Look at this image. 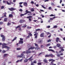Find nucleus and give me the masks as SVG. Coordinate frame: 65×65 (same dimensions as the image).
Instances as JSON below:
<instances>
[{
	"label": "nucleus",
	"instance_id": "nucleus-1",
	"mask_svg": "<svg viewBox=\"0 0 65 65\" xmlns=\"http://www.w3.org/2000/svg\"><path fill=\"white\" fill-rule=\"evenodd\" d=\"M25 12L26 13H25L24 14H21L20 15V17H22L23 16H24L26 14H27L28 13H31V12L30 11H28L27 10H26L25 11Z\"/></svg>",
	"mask_w": 65,
	"mask_h": 65
},
{
	"label": "nucleus",
	"instance_id": "nucleus-2",
	"mask_svg": "<svg viewBox=\"0 0 65 65\" xmlns=\"http://www.w3.org/2000/svg\"><path fill=\"white\" fill-rule=\"evenodd\" d=\"M1 37H2V41H5V36H4L3 35H1Z\"/></svg>",
	"mask_w": 65,
	"mask_h": 65
},
{
	"label": "nucleus",
	"instance_id": "nucleus-3",
	"mask_svg": "<svg viewBox=\"0 0 65 65\" xmlns=\"http://www.w3.org/2000/svg\"><path fill=\"white\" fill-rule=\"evenodd\" d=\"M25 57L24 55V54H21V55H19L18 56H17L18 57H20V58H24Z\"/></svg>",
	"mask_w": 65,
	"mask_h": 65
},
{
	"label": "nucleus",
	"instance_id": "nucleus-4",
	"mask_svg": "<svg viewBox=\"0 0 65 65\" xmlns=\"http://www.w3.org/2000/svg\"><path fill=\"white\" fill-rule=\"evenodd\" d=\"M2 47L3 48H7V51L9 50V49L10 48V47H8L7 46H5L4 47Z\"/></svg>",
	"mask_w": 65,
	"mask_h": 65
},
{
	"label": "nucleus",
	"instance_id": "nucleus-5",
	"mask_svg": "<svg viewBox=\"0 0 65 65\" xmlns=\"http://www.w3.org/2000/svg\"><path fill=\"white\" fill-rule=\"evenodd\" d=\"M52 61L50 65H56V64H54V63L53 62L55 61V60L52 59Z\"/></svg>",
	"mask_w": 65,
	"mask_h": 65
},
{
	"label": "nucleus",
	"instance_id": "nucleus-6",
	"mask_svg": "<svg viewBox=\"0 0 65 65\" xmlns=\"http://www.w3.org/2000/svg\"><path fill=\"white\" fill-rule=\"evenodd\" d=\"M8 9L9 10L11 11H14L15 10V8L14 9L13 8H8Z\"/></svg>",
	"mask_w": 65,
	"mask_h": 65
},
{
	"label": "nucleus",
	"instance_id": "nucleus-7",
	"mask_svg": "<svg viewBox=\"0 0 65 65\" xmlns=\"http://www.w3.org/2000/svg\"><path fill=\"white\" fill-rule=\"evenodd\" d=\"M13 4V3L11 1H9V3L8 2H7V4L8 5H10L11 4Z\"/></svg>",
	"mask_w": 65,
	"mask_h": 65
},
{
	"label": "nucleus",
	"instance_id": "nucleus-8",
	"mask_svg": "<svg viewBox=\"0 0 65 65\" xmlns=\"http://www.w3.org/2000/svg\"><path fill=\"white\" fill-rule=\"evenodd\" d=\"M0 45H2V46H3L2 47H4V46H6V45H7V44H6L4 43H3V44H2V43H0Z\"/></svg>",
	"mask_w": 65,
	"mask_h": 65
},
{
	"label": "nucleus",
	"instance_id": "nucleus-9",
	"mask_svg": "<svg viewBox=\"0 0 65 65\" xmlns=\"http://www.w3.org/2000/svg\"><path fill=\"white\" fill-rule=\"evenodd\" d=\"M31 52H32L30 51L27 50L26 52V54H29L31 53Z\"/></svg>",
	"mask_w": 65,
	"mask_h": 65
},
{
	"label": "nucleus",
	"instance_id": "nucleus-10",
	"mask_svg": "<svg viewBox=\"0 0 65 65\" xmlns=\"http://www.w3.org/2000/svg\"><path fill=\"white\" fill-rule=\"evenodd\" d=\"M8 56H9V54H5L3 55V57L4 58H5L7 57Z\"/></svg>",
	"mask_w": 65,
	"mask_h": 65
},
{
	"label": "nucleus",
	"instance_id": "nucleus-11",
	"mask_svg": "<svg viewBox=\"0 0 65 65\" xmlns=\"http://www.w3.org/2000/svg\"><path fill=\"white\" fill-rule=\"evenodd\" d=\"M25 21L24 20H22L21 19L20 20V21H19V22L21 23H22L23 22H25Z\"/></svg>",
	"mask_w": 65,
	"mask_h": 65
},
{
	"label": "nucleus",
	"instance_id": "nucleus-12",
	"mask_svg": "<svg viewBox=\"0 0 65 65\" xmlns=\"http://www.w3.org/2000/svg\"><path fill=\"white\" fill-rule=\"evenodd\" d=\"M48 51L49 52H52L54 53H55V52L53 50L49 49L48 50Z\"/></svg>",
	"mask_w": 65,
	"mask_h": 65
},
{
	"label": "nucleus",
	"instance_id": "nucleus-13",
	"mask_svg": "<svg viewBox=\"0 0 65 65\" xmlns=\"http://www.w3.org/2000/svg\"><path fill=\"white\" fill-rule=\"evenodd\" d=\"M32 57H33V56H32L31 57H30V58H29L28 59V60H29V61H31L33 59V58H32Z\"/></svg>",
	"mask_w": 65,
	"mask_h": 65
},
{
	"label": "nucleus",
	"instance_id": "nucleus-14",
	"mask_svg": "<svg viewBox=\"0 0 65 65\" xmlns=\"http://www.w3.org/2000/svg\"><path fill=\"white\" fill-rule=\"evenodd\" d=\"M19 41V44H23V41Z\"/></svg>",
	"mask_w": 65,
	"mask_h": 65
},
{
	"label": "nucleus",
	"instance_id": "nucleus-15",
	"mask_svg": "<svg viewBox=\"0 0 65 65\" xmlns=\"http://www.w3.org/2000/svg\"><path fill=\"white\" fill-rule=\"evenodd\" d=\"M24 5L25 6H27V4L26 2H24L23 3Z\"/></svg>",
	"mask_w": 65,
	"mask_h": 65
},
{
	"label": "nucleus",
	"instance_id": "nucleus-16",
	"mask_svg": "<svg viewBox=\"0 0 65 65\" xmlns=\"http://www.w3.org/2000/svg\"><path fill=\"white\" fill-rule=\"evenodd\" d=\"M57 46L58 47L61 48V45L60 44H58L57 45Z\"/></svg>",
	"mask_w": 65,
	"mask_h": 65
},
{
	"label": "nucleus",
	"instance_id": "nucleus-17",
	"mask_svg": "<svg viewBox=\"0 0 65 65\" xmlns=\"http://www.w3.org/2000/svg\"><path fill=\"white\" fill-rule=\"evenodd\" d=\"M8 19V18H4V22H7V19Z\"/></svg>",
	"mask_w": 65,
	"mask_h": 65
},
{
	"label": "nucleus",
	"instance_id": "nucleus-18",
	"mask_svg": "<svg viewBox=\"0 0 65 65\" xmlns=\"http://www.w3.org/2000/svg\"><path fill=\"white\" fill-rule=\"evenodd\" d=\"M28 59H25L24 60V62L25 63L26 62H28Z\"/></svg>",
	"mask_w": 65,
	"mask_h": 65
},
{
	"label": "nucleus",
	"instance_id": "nucleus-19",
	"mask_svg": "<svg viewBox=\"0 0 65 65\" xmlns=\"http://www.w3.org/2000/svg\"><path fill=\"white\" fill-rule=\"evenodd\" d=\"M43 42V41L42 40H40V41H38V43H42V42Z\"/></svg>",
	"mask_w": 65,
	"mask_h": 65
},
{
	"label": "nucleus",
	"instance_id": "nucleus-20",
	"mask_svg": "<svg viewBox=\"0 0 65 65\" xmlns=\"http://www.w3.org/2000/svg\"><path fill=\"white\" fill-rule=\"evenodd\" d=\"M44 36V33H42V34H41L40 37H43Z\"/></svg>",
	"mask_w": 65,
	"mask_h": 65
},
{
	"label": "nucleus",
	"instance_id": "nucleus-21",
	"mask_svg": "<svg viewBox=\"0 0 65 65\" xmlns=\"http://www.w3.org/2000/svg\"><path fill=\"white\" fill-rule=\"evenodd\" d=\"M40 47L37 48V47H35V49L36 50H40Z\"/></svg>",
	"mask_w": 65,
	"mask_h": 65
},
{
	"label": "nucleus",
	"instance_id": "nucleus-22",
	"mask_svg": "<svg viewBox=\"0 0 65 65\" xmlns=\"http://www.w3.org/2000/svg\"><path fill=\"white\" fill-rule=\"evenodd\" d=\"M13 15L12 14H9V17L12 18V17H13Z\"/></svg>",
	"mask_w": 65,
	"mask_h": 65
},
{
	"label": "nucleus",
	"instance_id": "nucleus-23",
	"mask_svg": "<svg viewBox=\"0 0 65 65\" xmlns=\"http://www.w3.org/2000/svg\"><path fill=\"white\" fill-rule=\"evenodd\" d=\"M7 2H8V1H3V3H5V4L7 3Z\"/></svg>",
	"mask_w": 65,
	"mask_h": 65
},
{
	"label": "nucleus",
	"instance_id": "nucleus-24",
	"mask_svg": "<svg viewBox=\"0 0 65 65\" xmlns=\"http://www.w3.org/2000/svg\"><path fill=\"white\" fill-rule=\"evenodd\" d=\"M30 48H31V50H33L34 48H35V47H34V46H31L30 47Z\"/></svg>",
	"mask_w": 65,
	"mask_h": 65
},
{
	"label": "nucleus",
	"instance_id": "nucleus-25",
	"mask_svg": "<svg viewBox=\"0 0 65 65\" xmlns=\"http://www.w3.org/2000/svg\"><path fill=\"white\" fill-rule=\"evenodd\" d=\"M59 39V38H57L56 39V42H58Z\"/></svg>",
	"mask_w": 65,
	"mask_h": 65
},
{
	"label": "nucleus",
	"instance_id": "nucleus-26",
	"mask_svg": "<svg viewBox=\"0 0 65 65\" xmlns=\"http://www.w3.org/2000/svg\"><path fill=\"white\" fill-rule=\"evenodd\" d=\"M43 61L44 62H45V63H47V60L46 59H44V60H43Z\"/></svg>",
	"mask_w": 65,
	"mask_h": 65
},
{
	"label": "nucleus",
	"instance_id": "nucleus-27",
	"mask_svg": "<svg viewBox=\"0 0 65 65\" xmlns=\"http://www.w3.org/2000/svg\"><path fill=\"white\" fill-rule=\"evenodd\" d=\"M23 25L24 26H22V27H23V28L27 26L26 24H25V25L24 24Z\"/></svg>",
	"mask_w": 65,
	"mask_h": 65
},
{
	"label": "nucleus",
	"instance_id": "nucleus-28",
	"mask_svg": "<svg viewBox=\"0 0 65 65\" xmlns=\"http://www.w3.org/2000/svg\"><path fill=\"white\" fill-rule=\"evenodd\" d=\"M20 27V26H17V27H15V29H17L18 28H19Z\"/></svg>",
	"mask_w": 65,
	"mask_h": 65
},
{
	"label": "nucleus",
	"instance_id": "nucleus-29",
	"mask_svg": "<svg viewBox=\"0 0 65 65\" xmlns=\"http://www.w3.org/2000/svg\"><path fill=\"white\" fill-rule=\"evenodd\" d=\"M21 48L19 47V48H18L17 49V50H21Z\"/></svg>",
	"mask_w": 65,
	"mask_h": 65
},
{
	"label": "nucleus",
	"instance_id": "nucleus-30",
	"mask_svg": "<svg viewBox=\"0 0 65 65\" xmlns=\"http://www.w3.org/2000/svg\"><path fill=\"white\" fill-rule=\"evenodd\" d=\"M49 57H53V55L52 54H51L50 55H49Z\"/></svg>",
	"mask_w": 65,
	"mask_h": 65
},
{
	"label": "nucleus",
	"instance_id": "nucleus-31",
	"mask_svg": "<svg viewBox=\"0 0 65 65\" xmlns=\"http://www.w3.org/2000/svg\"><path fill=\"white\" fill-rule=\"evenodd\" d=\"M34 44L35 45V46L37 47H39V46L37 44L35 43Z\"/></svg>",
	"mask_w": 65,
	"mask_h": 65
},
{
	"label": "nucleus",
	"instance_id": "nucleus-32",
	"mask_svg": "<svg viewBox=\"0 0 65 65\" xmlns=\"http://www.w3.org/2000/svg\"><path fill=\"white\" fill-rule=\"evenodd\" d=\"M56 55L57 57H59L60 56V54H56Z\"/></svg>",
	"mask_w": 65,
	"mask_h": 65
},
{
	"label": "nucleus",
	"instance_id": "nucleus-33",
	"mask_svg": "<svg viewBox=\"0 0 65 65\" xmlns=\"http://www.w3.org/2000/svg\"><path fill=\"white\" fill-rule=\"evenodd\" d=\"M49 56H50L49 55H46L45 56V57H50Z\"/></svg>",
	"mask_w": 65,
	"mask_h": 65
},
{
	"label": "nucleus",
	"instance_id": "nucleus-34",
	"mask_svg": "<svg viewBox=\"0 0 65 65\" xmlns=\"http://www.w3.org/2000/svg\"><path fill=\"white\" fill-rule=\"evenodd\" d=\"M17 38V37H15L12 40V41H14V40H15Z\"/></svg>",
	"mask_w": 65,
	"mask_h": 65
},
{
	"label": "nucleus",
	"instance_id": "nucleus-35",
	"mask_svg": "<svg viewBox=\"0 0 65 65\" xmlns=\"http://www.w3.org/2000/svg\"><path fill=\"white\" fill-rule=\"evenodd\" d=\"M10 24H11V23H10L9 22H8L7 24V25L8 26H9L10 25Z\"/></svg>",
	"mask_w": 65,
	"mask_h": 65
},
{
	"label": "nucleus",
	"instance_id": "nucleus-36",
	"mask_svg": "<svg viewBox=\"0 0 65 65\" xmlns=\"http://www.w3.org/2000/svg\"><path fill=\"white\" fill-rule=\"evenodd\" d=\"M32 17L31 16H29V17H27V18L29 19V18H31Z\"/></svg>",
	"mask_w": 65,
	"mask_h": 65
},
{
	"label": "nucleus",
	"instance_id": "nucleus-37",
	"mask_svg": "<svg viewBox=\"0 0 65 65\" xmlns=\"http://www.w3.org/2000/svg\"><path fill=\"white\" fill-rule=\"evenodd\" d=\"M38 65H41L42 64V63L41 62H39L37 63Z\"/></svg>",
	"mask_w": 65,
	"mask_h": 65
},
{
	"label": "nucleus",
	"instance_id": "nucleus-38",
	"mask_svg": "<svg viewBox=\"0 0 65 65\" xmlns=\"http://www.w3.org/2000/svg\"><path fill=\"white\" fill-rule=\"evenodd\" d=\"M57 26L56 25L54 26L53 27L54 28H57Z\"/></svg>",
	"mask_w": 65,
	"mask_h": 65
},
{
	"label": "nucleus",
	"instance_id": "nucleus-39",
	"mask_svg": "<svg viewBox=\"0 0 65 65\" xmlns=\"http://www.w3.org/2000/svg\"><path fill=\"white\" fill-rule=\"evenodd\" d=\"M29 35L30 36H32V34H31V33L30 32H29L28 33Z\"/></svg>",
	"mask_w": 65,
	"mask_h": 65
},
{
	"label": "nucleus",
	"instance_id": "nucleus-40",
	"mask_svg": "<svg viewBox=\"0 0 65 65\" xmlns=\"http://www.w3.org/2000/svg\"><path fill=\"white\" fill-rule=\"evenodd\" d=\"M31 11L32 12H33L34 11V10L33 8H32L31 9Z\"/></svg>",
	"mask_w": 65,
	"mask_h": 65
},
{
	"label": "nucleus",
	"instance_id": "nucleus-41",
	"mask_svg": "<svg viewBox=\"0 0 65 65\" xmlns=\"http://www.w3.org/2000/svg\"><path fill=\"white\" fill-rule=\"evenodd\" d=\"M6 52V51H4V50L2 52V53H5Z\"/></svg>",
	"mask_w": 65,
	"mask_h": 65
},
{
	"label": "nucleus",
	"instance_id": "nucleus-42",
	"mask_svg": "<svg viewBox=\"0 0 65 65\" xmlns=\"http://www.w3.org/2000/svg\"><path fill=\"white\" fill-rule=\"evenodd\" d=\"M4 8V6H2V7H1V9H3Z\"/></svg>",
	"mask_w": 65,
	"mask_h": 65
},
{
	"label": "nucleus",
	"instance_id": "nucleus-43",
	"mask_svg": "<svg viewBox=\"0 0 65 65\" xmlns=\"http://www.w3.org/2000/svg\"><path fill=\"white\" fill-rule=\"evenodd\" d=\"M44 47V46H43V45H41V47L42 48H43V47Z\"/></svg>",
	"mask_w": 65,
	"mask_h": 65
},
{
	"label": "nucleus",
	"instance_id": "nucleus-44",
	"mask_svg": "<svg viewBox=\"0 0 65 65\" xmlns=\"http://www.w3.org/2000/svg\"><path fill=\"white\" fill-rule=\"evenodd\" d=\"M23 3V2H21L19 3V4L20 5H21L22 4V3Z\"/></svg>",
	"mask_w": 65,
	"mask_h": 65
},
{
	"label": "nucleus",
	"instance_id": "nucleus-45",
	"mask_svg": "<svg viewBox=\"0 0 65 65\" xmlns=\"http://www.w3.org/2000/svg\"><path fill=\"white\" fill-rule=\"evenodd\" d=\"M50 44H48L46 45V46L47 47L48 46H50Z\"/></svg>",
	"mask_w": 65,
	"mask_h": 65
},
{
	"label": "nucleus",
	"instance_id": "nucleus-46",
	"mask_svg": "<svg viewBox=\"0 0 65 65\" xmlns=\"http://www.w3.org/2000/svg\"><path fill=\"white\" fill-rule=\"evenodd\" d=\"M18 29L20 31H21V28L20 27Z\"/></svg>",
	"mask_w": 65,
	"mask_h": 65
},
{
	"label": "nucleus",
	"instance_id": "nucleus-47",
	"mask_svg": "<svg viewBox=\"0 0 65 65\" xmlns=\"http://www.w3.org/2000/svg\"><path fill=\"white\" fill-rule=\"evenodd\" d=\"M42 7L44 9H46L45 7H44V6H43V5H42Z\"/></svg>",
	"mask_w": 65,
	"mask_h": 65
},
{
	"label": "nucleus",
	"instance_id": "nucleus-48",
	"mask_svg": "<svg viewBox=\"0 0 65 65\" xmlns=\"http://www.w3.org/2000/svg\"><path fill=\"white\" fill-rule=\"evenodd\" d=\"M37 35H38V33H36L35 34H34V35L35 36H37Z\"/></svg>",
	"mask_w": 65,
	"mask_h": 65
},
{
	"label": "nucleus",
	"instance_id": "nucleus-49",
	"mask_svg": "<svg viewBox=\"0 0 65 65\" xmlns=\"http://www.w3.org/2000/svg\"><path fill=\"white\" fill-rule=\"evenodd\" d=\"M52 8L51 7H50L48 8V9L50 10H51V9H52Z\"/></svg>",
	"mask_w": 65,
	"mask_h": 65
},
{
	"label": "nucleus",
	"instance_id": "nucleus-50",
	"mask_svg": "<svg viewBox=\"0 0 65 65\" xmlns=\"http://www.w3.org/2000/svg\"><path fill=\"white\" fill-rule=\"evenodd\" d=\"M40 30V29H36V31H39V30Z\"/></svg>",
	"mask_w": 65,
	"mask_h": 65
},
{
	"label": "nucleus",
	"instance_id": "nucleus-51",
	"mask_svg": "<svg viewBox=\"0 0 65 65\" xmlns=\"http://www.w3.org/2000/svg\"><path fill=\"white\" fill-rule=\"evenodd\" d=\"M27 28H28V29H29V28H31V27H29V26H28L27 27Z\"/></svg>",
	"mask_w": 65,
	"mask_h": 65
},
{
	"label": "nucleus",
	"instance_id": "nucleus-52",
	"mask_svg": "<svg viewBox=\"0 0 65 65\" xmlns=\"http://www.w3.org/2000/svg\"><path fill=\"white\" fill-rule=\"evenodd\" d=\"M20 41H23V39H22V38H20Z\"/></svg>",
	"mask_w": 65,
	"mask_h": 65
},
{
	"label": "nucleus",
	"instance_id": "nucleus-53",
	"mask_svg": "<svg viewBox=\"0 0 65 65\" xmlns=\"http://www.w3.org/2000/svg\"><path fill=\"white\" fill-rule=\"evenodd\" d=\"M50 17H53V16H54V15L53 14H52L51 15H50Z\"/></svg>",
	"mask_w": 65,
	"mask_h": 65
},
{
	"label": "nucleus",
	"instance_id": "nucleus-54",
	"mask_svg": "<svg viewBox=\"0 0 65 65\" xmlns=\"http://www.w3.org/2000/svg\"><path fill=\"white\" fill-rule=\"evenodd\" d=\"M31 3H32V4H33L34 3V2H33V1H32L31 2Z\"/></svg>",
	"mask_w": 65,
	"mask_h": 65
},
{
	"label": "nucleus",
	"instance_id": "nucleus-55",
	"mask_svg": "<svg viewBox=\"0 0 65 65\" xmlns=\"http://www.w3.org/2000/svg\"><path fill=\"white\" fill-rule=\"evenodd\" d=\"M3 22H0V24L1 25H2L3 24Z\"/></svg>",
	"mask_w": 65,
	"mask_h": 65
},
{
	"label": "nucleus",
	"instance_id": "nucleus-56",
	"mask_svg": "<svg viewBox=\"0 0 65 65\" xmlns=\"http://www.w3.org/2000/svg\"><path fill=\"white\" fill-rule=\"evenodd\" d=\"M63 57H60V59H63Z\"/></svg>",
	"mask_w": 65,
	"mask_h": 65
},
{
	"label": "nucleus",
	"instance_id": "nucleus-57",
	"mask_svg": "<svg viewBox=\"0 0 65 65\" xmlns=\"http://www.w3.org/2000/svg\"><path fill=\"white\" fill-rule=\"evenodd\" d=\"M41 16H42V18H43L44 17V15H40Z\"/></svg>",
	"mask_w": 65,
	"mask_h": 65
},
{
	"label": "nucleus",
	"instance_id": "nucleus-58",
	"mask_svg": "<svg viewBox=\"0 0 65 65\" xmlns=\"http://www.w3.org/2000/svg\"><path fill=\"white\" fill-rule=\"evenodd\" d=\"M56 46H53V48H56Z\"/></svg>",
	"mask_w": 65,
	"mask_h": 65
},
{
	"label": "nucleus",
	"instance_id": "nucleus-59",
	"mask_svg": "<svg viewBox=\"0 0 65 65\" xmlns=\"http://www.w3.org/2000/svg\"><path fill=\"white\" fill-rule=\"evenodd\" d=\"M19 11H22L23 10L21 9H20L19 10Z\"/></svg>",
	"mask_w": 65,
	"mask_h": 65
},
{
	"label": "nucleus",
	"instance_id": "nucleus-60",
	"mask_svg": "<svg viewBox=\"0 0 65 65\" xmlns=\"http://www.w3.org/2000/svg\"><path fill=\"white\" fill-rule=\"evenodd\" d=\"M22 59H21V60H19V61L21 62V61H22Z\"/></svg>",
	"mask_w": 65,
	"mask_h": 65
},
{
	"label": "nucleus",
	"instance_id": "nucleus-61",
	"mask_svg": "<svg viewBox=\"0 0 65 65\" xmlns=\"http://www.w3.org/2000/svg\"><path fill=\"white\" fill-rule=\"evenodd\" d=\"M50 27V26H47V28H49Z\"/></svg>",
	"mask_w": 65,
	"mask_h": 65
},
{
	"label": "nucleus",
	"instance_id": "nucleus-62",
	"mask_svg": "<svg viewBox=\"0 0 65 65\" xmlns=\"http://www.w3.org/2000/svg\"><path fill=\"white\" fill-rule=\"evenodd\" d=\"M22 53L24 54H25L26 53V52H25V51H23L22 52Z\"/></svg>",
	"mask_w": 65,
	"mask_h": 65
},
{
	"label": "nucleus",
	"instance_id": "nucleus-63",
	"mask_svg": "<svg viewBox=\"0 0 65 65\" xmlns=\"http://www.w3.org/2000/svg\"><path fill=\"white\" fill-rule=\"evenodd\" d=\"M51 40H48V42H50L51 41Z\"/></svg>",
	"mask_w": 65,
	"mask_h": 65
},
{
	"label": "nucleus",
	"instance_id": "nucleus-64",
	"mask_svg": "<svg viewBox=\"0 0 65 65\" xmlns=\"http://www.w3.org/2000/svg\"><path fill=\"white\" fill-rule=\"evenodd\" d=\"M34 63H37V62L36 61H34Z\"/></svg>",
	"mask_w": 65,
	"mask_h": 65
}]
</instances>
